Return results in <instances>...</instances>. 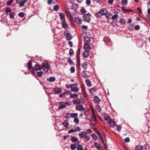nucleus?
Listing matches in <instances>:
<instances>
[{"mask_svg":"<svg viewBox=\"0 0 150 150\" xmlns=\"http://www.w3.org/2000/svg\"><path fill=\"white\" fill-rule=\"evenodd\" d=\"M126 21L125 19L122 18L120 20V23L122 25H124Z\"/></svg>","mask_w":150,"mask_h":150,"instance_id":"obj_34","label":"nucleus"},{"mask_svg":"<svg viewBox=\"0 0 150 150\" xmlns=\"http://www.w3.org/2000/svg\"><path fill=\"white\" fill-rule=\"evenodd\" d=\"M59 9V7L58 5H56L53 6V9L54 11H57Z\"/></svg>","mask_w":150,"mask_h":150,"instance_id":"obj_50","label":"nucleus"},{"mask_svg":"<svg viewBox=\"0 0 150 150\" xmlns=\"http://www.w3.org/2000/svg\"><path fill=\"white\" fill-rule=\"evenodd\" d=\"M70 71L71 73H74L75 71V68L74 67H71Z\"/></svg>","mask_w":150,"mask_h":150,"instance_id":"obj_55","label":"nucleus"},{"mask_svg":"<svg viewBox=\"0 0 150 150\" xmlns=\"http://www.w3.org/2000/svg\"><path fill=\"white\" fill-rule=\"evenodd\" d=\"M91 117L92 120L95 122H97V120L96 118V116L95 113H94L93 112V113H92V115L91 116Z\"/></svg>","mask_w":150,"mask_h":150,"instance_id":"obj_21","label":"nucleus"},{"mask_svg":"<svg viewBox=\"0 0 150 150\" xmlns=\"http://www.w3.org/2000/svg\"><path fill=\"white\" fill-rule=\"evenodd\" d=\"M93 101L94 103L98 104L100 102V100L98 97L95 96L94 98Z\"/></svg>","mask_w":150,"mask_h":150,"instance_id":"obj_13","label":"nucleus"},{"mask_svg":"<svg viewBox=\"0 0 150 150\" xmlns=\"http://www.w3.org/2000/svg\"><path fill=\"white\" fill-rule=\"evenodd\" d=\"M87 64L86 62L83 63L82 65V67L85 69L86 70L87 68Z\"/></svg>","mask_w":150,"mask_h":150,"instance_id":"obj_37","label":"nucleus"},{"mask_svg":"<svg viewBox=\"0 0 150 150\" xmlns=\"http://www.w3.org/2000/svg\"><path fill=\"white\" fill-rule=\"evenodd\" d=\"M104 119L108 123H109L110 121H111L112 120V119L108 116L105 117Z\"/></svg>","mask_w":150,"mask_h":150,"instance_id":"obj_28","label":"nucleus"},{"mask_svg":"<svg viewBox=\"0 0 150 150\" xmlns=\"http://www.w3.org/2000/svg\"><path fill=\"white\" fill-rule=\"evenodd\" d=\"M91 15L89 13H87L86 14H84L83 16V18L84 21L87 22H89L91 19Z\"/></svg>","mask_w":150,"mask_h":150,"instance_id":"obj_4","label":"nucleus"},{"mask_svg":"<svg viewBox=\"0 0 150 150\" xmlns=\"http://www.w3.org/2000/svg\"><path fill=\"white\" fill-rule=\"evenodd\" d=\"M84 41L85 43L89 44L90 42V38L88 37H86L84 39Z\"/></svg>","mask_w":150,"mask_h":150,"instance_id":"obj_33","label":"nucleus"},{"mask_svg":"<svg viewBox=\"0 0 150 150\" xmlns=\"http://www.w3.org/2000/svg\"><path fill=\"white\" fill-rule=\"evenodd\" d=\"M102 16V15L101 13L100 12V11L99 12L96 13L95 14V16L98 18Z\"/></svg>","mask_w":150,"mask_h":150,"instance_id":"obj_39","label":"nucleus"},{"mask_svg":"<svg viewBox=\"0 0 150 150\" xmlns=\"http://www.w3.org/2000/svg\"><path fill=\"white\" fill-rule=\"evenodd\" d=\"M105 17L108 20L111 19L112 16V15L110 13H107L105 15Z\"/></svg>","mask_w":150,"mask_h":150,"instance_id":"obj_24","label":"nucleus"},{"mask_svg":"<svg viewBox=\"0 0 150 150\" xmlns=\"http://www.w3.org/2000/svg\"><path fill=\"white\" fill-rule=\"evenodd\" d=\"M77 85V83H72L70 84H66V87L67 88H71H71L73 86H75Z\"/></svg>","mask_w":150,"mask_h":150,"instance_id":"obj_11","label":"nucleus"},{"mask_svg":"<svg viewBox=\"0 0 150 150\" xmlns=\"http://www.w3.org/2000/svg\"><path fill=\"white\" fill-rule=\"evenodd\" d=\"M71 93V92L69 91H67L64 92V95H70Z\"/></svg>","mask_w":150,"mask_h":150,"instance_id":"obj_58","label":"nucleus"},{"mask_svg":"<svg viewBox=\"0 0 150 150\" xmlns=\"http://www.w3.org/2000/svg\"><path fill=\"white\" fill-rule=\"evenodd\" d=\"M70 117L71 118L74 117V119L76 117H77L78 115L77 113H70Z\"/></svg>","mask_w":150,"mask_h":150,"instance_id":"obj_31","label":"nucleus"},{"mask_svg":"<svg viewBox=\"0 0 150 150\" xmlns=\"http://www.w3.org/2000/svg\"><path fill=\"white\" fill-rule=\"evenodd\" d=\"M95 108L97 111L99 112H100L102 111V109L101 108L100 106L98 104L96 105Z\"/></svg>","mask_w":150,"mask_h":150,"instance_id":"obj_25","label":"nucleus"},{"mask_svg":"<svg viewBox=\"0 0 150 150\" xmlns=\"http://www.w3.org/2000/svg\"><path fill=\"white\" fill-rule=\"evenodd\" d=\"M55 80V78L54 77H50L47 80L50 82H53Z\"/></svg>","mask_w":150,"mask_h":150,"instance_id":"obj_40","label":"nucleus"},{"mask_svg":"<svg viewBox=\"0 0 150 150\" xmlns=\"http://www.w3.org/2000/svg\"><path fill=\"white\" fill-rule=\"evenodd\" d=\"M108 3L110 4L111 5L112 4L113 2H114V0H108Z\"/></svg>","mask_w":150,"mask_h":150,"instance_id":"obj_63","label":"nucleus"},{"mask_svg":"<svg viewBox=\"0 0 150 150\" xmlns=\"http://www.w3.org/2000/svg\"><path fill=\"white\" fill-rule=\"evenodd\" d=\"M128 2L127 0H122V4L124 5H126Z\"/></svg>","mask_w":150,"mask_h":150,"instance_id":"obj_51","label":"nucleus"},{"mask_svg":"<svg viewBox=\"0 0 150 150\" xmlns=\"http://www.w3.org/2000/svg\"><path fill=\"white\" fill-rule=\"evenodd\" d=\"M24 15V13L23 12H20L18 14V16L21 18L23 17Z\"/></svg>","mask_w":150,"mask_h":150,"instance_id":"obj_49","label":"nucleus"},{"mask_svg":"<svg viewBox=\"0 0 150 150\" xmlns=\"http://www.w3.org/2000/svg\"><path fill=\"white\" fill-rule=\"evenodd\" d=\"M81 130V128L79 127H76L75 129H70L68 131V133H71L74 132H76L77 131H80Z\"/></svg>","mask_w":150,"mask_h":150,"instance_id":"obj_7","label":"nucleus"},{"mask_svg":"<svg viewBox=\"0 0 150 150\" xmlns=\"http://www.w3.org/2000/svg\"><path fill=\"white\" fill-rule=\"evenodd\" d=\"M83 47L86 50H88V51L90 50L91 48V47L87 43H85Z\"/></svg>","mask_w":150,"mask_h":150,"instance_id":"obj_22","label":"nucleus"},{"mask_svg":"<svg viewBox=\"0 0 150 150\" xmlns=\"http://www.w3.org/2000/svg\"><path fill=\"white\" fill-rule=\"evenodd\" d=\"M70 113H66L64 116L65 118L66 119H68L69 117H70Z\"/></svg>","mask_w":150,"mask_h":150,"instance_id":"obj_59","label":"nucleus"},{"mask_svg":"<svg viewBox=\"0 0 150 150\" xmlns=\"http://www.w3.org/2000/svg\"><path fill=\"white\" fill-rule=\"evenodd\" d=\"M17 3L20 6H24L25 4L27 2V0H16Z\"/></svg>","mask_w":150,"mask_h":150,"instance_id":"obj_5","label":"nucleus"},{"mask_svg":"<svg viewBox=\"0 0 150 150\" xmlns=\"http://www.w3.org/2000/svg\"><path fill=\"white\" fill-rule=\"evenodd\" d=\"M28 68L29 69H31L32 68V63L30 61H29L27 63Z\"/></svg>","mask_w":150,"mask_h":150,"instance_id":"obj_36","label":"nucleus"},{"mask_svg":"<svg viewBox=\"0 0 150 150\" xmlns=\"http://www.w3.org/2000/svg\"><path fill=\"white\" fill-rule=\"evenodd\" d=\"M61 24L63 28H68L69 25L66 23L65 21H62L61 23Z\"/></svg>","mask_w":150,"mask_h":150,"instance_id":"obj_19","label":"nucleus"},{"mask_svg":"<svg viewBox=\"0 0 150 150\" xmlns=\"http://www.w3.org/2000/svg\"><path fill=\"white\" fill-rule=\"evenodd\" d=\"M121 9H122L124 13H126L132 11L131 10L125 9L124 7H122L121 8Z\"/></svg>","mask_w":150,"mask_h":150,"instance_id":"obj_30","label":"nucleus"},{"mask_svg":"<svg viewBox=\"0 0 150 150\" xmlns=\"http://www.w3.org/2000/svg\"><path fill=\"white\" fill-rule=\"evenodd\" d=\"M59 106H58V108L59 109H62L66 108L67 105H69L68 103L67 102H59L58 103Z\"/></svg>","mask_w":150,"mask_h":150,"instance_id":"obj_2","label":"nucleus"},{"mask_svg":"<svg viewBox=\"0 0 150 150\" xmlns=\"http://www.w3.org/2000/svg\"><path fill=\"white\" fill-rule=\"evenodd\" d=\"M11 9L10 8H8L6 9L5 12L6 13H8V12H11Z\"/></svg>","mask_w":150,"mask_h":150,"instance_id":"obj_56","label":"nucleus"},{"mask_svg":"<svg viewBox=\"0 0 150 150\" xmlns=\"http://www.w3.org/2000/svg\"><path fill=\"white\" fill-rule=\"evenodd\" d=\"M64 35H65L66 38L67 40H71L73 37L69 33V31L68 30H65L64 32Z\"/></svg>","mask_w":150,"mask_h":150,"instance_id":"obj_3","label":"nucleus"},{"mask_svg":"<svg viewBox=\"0 0 150 150\" xmlns=\"http://www.w3.org/2000/svg\"><path fill=\"white\" fill-rule=\"evenodd\" d=\"M81 75L84 78H86L87 77V75L86 74V72L85 71H83L82 72Z\"/></svg>","mask_w":150,"mask_h":150,"instance_id":"obj_47","label":"nucleus"},{"mask_svg":"<svg viewBox=\"0 0 150 150\" xmlns=\"http://www.w3.org/2000/svg\"><path fill=\"white\" fill-rule=\"evenodd\" d=\"M81 91L83 94L84 95L86 93V92L85 90V88L83 86H81Z\"/></svg>","mask_w":150,"mask_h":150,"instance_id":"obj_43","label":"nucleus"},{"mask_svg":"<svg viewBox=\"0 0 150 150\" xmlns=\"http://www.w3.org/2000/svg\"><path fill=\"white\" fill-rule=\"evenodd\" d=\"M109 126L111 127H114L115 125H116L115 123V122L114 120H112V119L111 121L108 123Z\"/></svg>","mask_w":150,"mask_h":150,"instance_id":"obj_18","label":"nucleus"},{"mask_svg":"<svg viewBox=\"0 0 150 150\" xmlns=\"http://www.w3.org/2000/svg\"><path fill=\"white\" fill-rule=\"evenodd\" d=\"M96 88H93L89 89V91L91 96H93V92H95L96 90Z\"/></svg>","mask_w":150,"mask_h":150,"instance_id":"obj_20","label":"nucleus"},{"mask_svg":"<svg viewBox=\"0 0 150 150\" xmlns=\"http://www.w3.org/2000/svg\"><path fill=\"white\" fill-rule=\"evenodd\" d=\"M78 7L79 6L78 4H73L71 6V8L72 9L76 10L77 9Z\"/></svg>","mask_w":150,"mask_h":150,"instance_id":"obj_26","label":"nucleus"},{"mask_svg":"<svg viewBox=\"0 0 150 150\" xmlns=\"http://www.w3.org/2000/svg\"><path fill=\"white\" fill-rule=\"evenodd\" d=\"M74 54V52L73 50L72 49H70L69 50V54L71 56Z\"/></svg>","mask_w":150,"mask_h":150,"instance_id":"obj_57","label":"nucleus"},{"mask_svg":"<svg viewBox=\"0 0 150 150\" xmlns=\"http://www.w3.org/2000/svg\"><path fill=\"white\" fill-rule=\"evenodd\" d=\"M43 74V72L42 71H40L39 72H37V75L39 77H41L42 76V75Z\"/></svg>","mask_w":150,"mask_h":150,"instance_id":"obj_54","label":"nucleus"},{"mask_svg":"<svg viewBox=\"0 0 150 150\" xmlns=\"http://www.w3.org/2000/svg\"><path fill=\"white\" fill-rule=\"evenodd\" d=\"M75 21L77 23L81 24V23L82 20L80 18L76 17L75 18Z\"/></svg>","mask_w":150,"mask_h":150,"instance_id":"obj_12","label":"nucleus"},{"mask_svg":"<svg viewBox=\"0 0 150 150\" xmlns=\"http://www.w3.org/2000/svg\"><path fill=\"white\" fill-rule=\"evenodd\" d=\"M62 124L65 128H69V123L67 120H64L62 122Z\"/></svg>","mask_w":150,"mask_h":150,"instance_id":"obj_17","label":"nucleus"},{"mask_svg":"<svg viewBox=\"0 0 150 150\" xmlns=\"http://www.w3.org/2000/svg\"><path fill=\"white\" fill-rule=\"evenodd\" d=\"M50 67V65L47 62H44L42 63L41 67L42 69L45 72H48L49 68Z\"/></svg>","mask_w":150,"mask_h":150,"instance_id":"obj_1","label":"nucleus"},{"mask_svg":"<svg viewBox=\"0 0 150 150\" xmlns=\"http://www.w3.org/2000/svg\"><path fill=\"white\" fill-rule=\"evenodd\" d=\"M89 55V52L88 50H85L83 53V56L84 57L86 58Z\"/></svg>","mask_w":150,"mask_h":150,"instance_id":"obj_16","label":"nucleus"},{"mask_svg":"<svg viewBox=\"0 0 150 150\" xmlns=\"http://www.w3.org/2000/svg\"><path fill=\"white\" fill-rule=\"evenodd\" d=\"M78 135L80 138H83L86 136V133L85 131L81 132L79 133Z\"/></svg>","mask_w":150,"mask_h":150,"instance_id":"obj_14","label":"nucleus"},{"mask_svg":"<svg viewBox=\"0 0 150 150\" xmlns=\"http://www.w3.org/2000/svg\"><path fill=\"white\" fill-rule=\"evenodd\" d=\"M71 141L73 142H75L78 141V139L76 137H72L71 138Z\"/></svg>","mask_w":150,"mask_h":150,"instance_id":"obj_32","label":"nucleus"},{"mask_svg":"<svg viewBox=\"0 0 150 150\" xmlns=\"http://www.w3.org/2000/svg\"><path fill=\"white\" fill-rule=\"evenodd\" d=\"M77 149L78 150H82L83 147L81 145L78 146L77 147Z\"/></svg>","mask_w":150,"mask_h":150,"instance_id":"obj_64","label":"nucleus"},{"mask_svg":"<svg viewBox=\"0 0 150 150\" xmlns=\"http://www.w3.org/2000/svg\"><path fill=\"white\" fill-rule=\"evenodd\" d=\"M142 146H137L135 148V150H143Z\"/></svg>","mask_w":150,"mask_h":150,"instance_id":"obj_42","label":"nucleus"},{"mask_svg":"<svg viewBox=\"0 0 150 150\" xmlns=\"http://www.w3.org/2000/svg\"><path fill=\"white\" fill-rule=\"evenodd\" d=\"M67 62L71 64H73V62L70 58H68Z\"/></svg>","mask_w":150,"mask_h":150,"instance_id":"obj_60","label":"nucleus"},{"mask_svg":"<svg viewBox=\"0 0 150 150\" xmlns=\"http://www.w3.org/2000/svg\"><path fill=\"white\" fill-rule=\"evenodd\" d=\"M65 12L68 17L70 18L72 17L70 11H69V10H66L65 11Z\"/></svg>","mask_w":150,"mask_h":150,"instance_id":"obj_29","label":"nucleus"},{"mask_svg":"<svg viewBox=\"0 0 150 150\" xmlns=\"http://www.w3.org/2000/svg\"><path fill=\"white\" fill-rule=\"evenodd\" d=\"M84 138L85 140L87 141H89L90 139V137L89 136L87 135V134L86 135V136L84 137Z\"/></svg>","mask_w":150,"mask_h":150,"instance_id":"obj_61","label":"nucleus"},{"mask_svg":"<svg viewBox=\"0 0 150 150\" xmlns=\"http://www.w3.org/2000/svg\"><path fill=\"white\" fill-rule=\"evenodd\" d=\"M80 11L81 13H85L86 12V9L84 8H82L80 10Z\"/></svg>","mask_w":150,"mask_h":150,"instance_id":"obj_62","label":"nucleus"},{"mask_svg":"<svg viewBox=\"0 0 150 150\" xmlns=\"http://www.w3.org/2000/svg\"><path fill=\"white\" fill-rule=\"evenodd\" d=\"M91 137L94 140L96 141L97 140V137L96 135L95 134H92L91 135Z\"/></svg>","mask_w":150,"mask_h":150,"instance_id":"obj_44","label":"nucleus"},{"mask_svg":"<svg viewBox=\"0 0 150 150\" xmlns=\"http://www.w3.org/2000/svg\"><path fill=\"white\" fill-rule=\"evenodd\" d=\"M32 69V72L33 73H34L35 70H41L42 69L41 66H40L39 64L36 63V65Z\"/></svg>","mask_w":150,"mask_h":150,"instance_id":"obj_6","label":"nucleus"},{"mask_svg":"<svg viewBox=\"0 0 150 150\" xmlns=\"http://www.w3.org/2000/svg\"><path fill=\"white\" fill-rule=\"evenodd\" d=\"M70 147L71 150H74L76 148V146L75 144H71V145Z\"/></svg>","mask_w":150,"mask_h":150,"instance_id":"obj_48","label":"nucleus"},{"mask_svg":"<svg viewBox=\"0 0 150 150\" xmlns=\"http://www.w3.org/2000/svg\"><path fill=\"white\" fill-rule=\"evenodd\" d=\"M78 95L77 94L74 93L73 94L71 93L70 95V97L71 98H77L78 97Z\"/></svg>","mask_w":150,"mask_h":150,"instance_id":"obj_38","label":"nucleus"},{"mask_svg":"<svg viewBox=\"0 0 150 150\" xmlns=\"http://www.w3.org/2000/svg\"><path fill=\"white\" fill-rule=\"evenodd\" d=\"M100 12L103 15H105L108 12L107 9L106 8H103L100 10Z\"/></svg>","mask_w":150,"mask_h":150,"instance_id":"obj_9","label":"nucleus"},{"mask_svg":"<svg viewBox=\"0 0 150 150\" xmlns=\"http://www.w3.org/2000/svg\"><path fill=\"white\" fill-rule=\"evenodd\" d=\"M94 144L96 147L97 149H100V145L98 144L97 142L94 143Z\"/></svg>","mask_w":150,"mask_h":150,"instance_id":"obj_45","label":"nucleus"},{"mask_svg":"<svg viewBox=\"0 0 150 150\" xmlns=\"http://www.w3.org/2000/svg\"><path fill=\"white\" fill-rule=\"evenodd\" d=\"M10 18H13L14 16V13L13 12H11L9 14Z\"/></svg>","mask_w":150,"mask_h":150,"instance_id":"obj_53","label":"nucleus"},{"mask_svg":"<svg viewBox=\"0 0 150 150\" xmlns=\"http://www.w3.org/2000/svg\"><path fill=\"white\" fill-rule=\"evenodd\" d=\"M73 103L74 104L77 105L81 103V100L78 98L74 99L73 100Z\"/></svg>","mask_w":150,"mask_h":150,"instance_id":"obj_15","label":"nucleus"},{"mask_svg":"<svg viewBox=\"0 0 150 150\" xmlns=\"http://www.w3.org/2000/svg\"><path fill=\"white\" fill-rule=\"evenodd\" d=\"M53 91L56 93H59L62 92V90L60 88H56L54 89Z\"/></svg>","mask_w":150,"mask_h":150,"instance_id":"obj_23","label":"nucleus"},{"mask_svg":"<svg viewBox=\"0 0 150 150\" xmlns=\"http://www.w3.org/2000/svg\"><path fill=\"white\" fill-rule=\"evenodd\" d=\"M86 83L87 85L88 86H91V82L89 79H87L86 80Z\"/></svg>","mask_w":150,"mask_h":150,"instance_id":"obj_35","label":"nucleus"},{"mask_svg":"<svg viewBox=\"0 0 150 150\" xmlns=\"http://www.w3.org/2000/svg\"><path fill=\"white\" fill-rule=\"evenodd\" d=\"M76 109L77 110L83 111L84 110V108L82 105L76 106Z\"/></svg>","mask_w":150,"mask_h":150,"instance_id":"obj_10","label":"nucleus"},{"mask_svg":"<svg viewBox=\"0 0 150 150\" xmlns=\"http://www.w3.org/2000/svg\"><path fill=\"white\" fill-rule=\"evenodd\" d=\"M59 15L60 17V18L62 21H65V16L63 13H61L59 14Z\"/></svg>","mask_w":150,"mask_h":150,"instance_id":"obj_27","label":"nucleus"},{"mask_svg":"<svg viewBox=\"0 0 150 150\" xmlns=\"http://www.w3.org/2000/svg\"><path fill=\"white\" fill-rule=\"evenodd\" d=\"M78 85V83H77V85L75 86H73L71 89V91L76 92H78L79 90V88L77 87Z\"/></svg>","mask_w":150,"mask_h":150,"instance_id":"obj_8","label":"nucleus"},{"mask_svg":"<svg viewBox=\"0 0 150 150\" xmlns=\"http://www.w3.org/2000/svg\"><path fill=\"white\" fill-rule=\"evenodd\" d=\"M74 122L76 124H78L79 123V120L77 117H76L74 119Z\"/></svg>","mask_w":150,"mask_h":150,"instance_id":"obj_41","label":"nucleus"},{"mask_svg":"<svg viewBox=\"0 0 150 150\" xmlns=\"http://www.w3.org/2000/svg\"><path fill=\"white\" fill-rule=\"evenodd\" d=\"M13 1V0H9L6 2V5H11Z\"/></svg>","mask_w":150,"mask_h":150,"instance_id":"obj_52","label":"nucleus"},{"mask_svg":"<svg viewBox=\"0 0 150 150\" xmlns=\"http://www.w3.org/2000/svg\"><path fill=\"white\" fill-rule=\"evenodd\" d=\"M118 16L117 14H115L113 16H112L111 17V19L113 20L118 18Z\"/></svg>","mask_w":150,"mask_h":150,"instance_id":"obj_46","label":"nucleus"}]
</instances>
